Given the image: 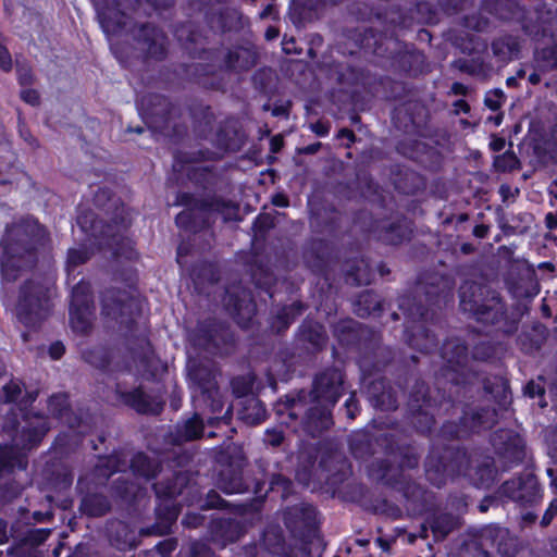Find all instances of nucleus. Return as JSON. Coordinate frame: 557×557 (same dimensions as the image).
I'll return each instance as SVG.
<instances>
[{
  "mask_svg": "<svg viewBox=\"0 0 557 557\" xmlns=\"http://www.w3.org/2000/svg\"><path fill=\"white\" fill-rule=\"evenodd\" d=\"M425 480L442 488L463 478L479 490L492 488L499 479L495 458L483 449L432 442L423 461Z\"/></svg>",
  "mask_w": 557,
  "mask_h": 557,
  "instance_id": "f257e3e1",
  "label": "nucleus"
},
{
  "mask_svg": "<svg viewBox=\"0 0 557 557\" xmlns=\"http://www.w3.org/2000/svg\"><path fill=\"white\" fill-rule=\"evenodd\" d=\"M94 203L106 213L111 212L110 219L106 221L92 211H86L77 216L78 226L99 246L112 250L114 258L136 259L135 244L126 236L131 221L121 199L110 188L101 187L95 194Z\"/></svg>",
  "mask_w": 557,
  "mask_h": 557,
  "instance_id": "f03ea898",
  "label": "nucleus"
},
{
  "mask_svg": "<svg viewBox=\"0 0 557 557\" xmlns=\"http://www.w3.org/2000/svg\"><path fill=\"white\" fill-rule=\"evenodd\" d=\"M350 38L364 52L386 60L398 76L418 78L431 71L425 53L414 44L400 40L395 29L355 28Z\"/></svg>",
  "mask_w": 557,
  "mask_h": 557,
  "instance_id": "7ed1b4c3",
  "label": "nucleus"
},
{
  "mask_svg": "<svg viewBox=\"0 0 557 557\" xmlns=\"http://www.w3.org/2000/svg\"><path fill=\"white\" fill-rule=\"evenodd\" d=\"M202 62L181 64L185 81L198 87L225 92L233 73L248 72L258 63V53L252 48L235 46L224 53L220 48L203 50Z\"/></svg>",
  "mask_w": 557,
  "mask_h": 557,
  "instance_id": "20e7f679",
  "label": "nucleus"
},
{
  "mask_svg": "<svg viewBox=\"0 0 557 557\" xmlns=\"http://www.w3.org/2000/svg\"><path fill=\"white\" fill-rule=\"evenodd\" d=\"M431 281H419L412 297H403L399 301V308L411 321H408L404 327V339L406 344L422 354H433L438 349L440 339L426 325L430 311L434 307H441L445 300V293L436 276L430 277Z\"/></svg>",
  "mask_w": 557,
  "mask_h": 557,
  "instance_id": "39448f33",
  "label": "nucleus"
},
{
  "mask_svg": "<svg viewBox=\"0 0 557 557\" xmlns=\"http://www.w3.org/2000/svg\"><path fill=\"white\" fill-rule=\"evenodd\" d=\"M459 308L462 313L484 326L510 336L517 333L520 318L509 313L500 294L476 282H466L459 288Z\"/></svg>",
  "mask_w": 557,
  "mask_h": 557,
  "instance_id": "423d86ee",
  "label": "nucleus"
},
{
  "mask_svg": "<svg viewBox=\"0 0 557 557\" xmlns=\"http://www.w3.org/2000/svg\"><path fill=\"white\" fill-rule=\"evenodd\" d=\"M367 470L368 475L376 483L401 494L409 517H422L436 507L435 494L410 475L394 469L389 459H375Z\"/></svg>",
  "mask_w": 557,
  "mask_h": 557,
  "instance_id": "0eeeda50",
  "label": "nucleus"
},
{
  "mask_svg": "<svg viewBox=\"0 0 557 557\" xmlns=\"http://www.w3.org/2000/svg\"><path fill=\"white\" fill-rule=\"evenodd\" d=\"M344 394L345 372L335 366L325 367L314 374L310 391L302 388L286 395L277 412L298 418L307 400L335 407Z\"/></svg>",
  "mask_w": 557,
  "mask_h": 557,
  "instance_id": "6e6552de",
  "label": "nucleus"
},
{
  "mask_svg": "<svg viewBox=\"0 0 557 557\" xmlns=\"http://www.w3.org/2000/svg\"><path fill=\"white\" fill-rule=\"evenodd\" d=\"M141 115L145 124L153 132L168 136L174 144H181L188 136V126L180 120L181 104L165 95L149 92L141 98Z\"/></svg>",
  "mask_w": 557,
  "mask_h": 557,
  "instance_id": "1a4fd4ad",
  "label": "nucleus"
},
{
  "mask_svg": "<svg viewBox=\"0 0 557 557\" xmlns=\"http://www.w3.org/2000/svg\"><path fill=\"white\" fill-rule=\"evenodd\" d=\"M497 411L490 406L463 404L457 419L445 420L435 437L446 442L469 440L491 430L497 422Z\"/></svg>",
  "mask_w": 557,
  "mask_h": 557,
  "instance_id": "9d476101",
  "label": "nucleus"
},
{
  "mask_svg": "<svg viewBox=\"0 0 557 557\" xmlns=\"http://www.w3.org/2000/svg\"><path fill=\"white\" fill-rule=\"evenodd\" d=\"M176 0H99L97 15L102 30L107 35L120 34L127 25L126 11L134 13L143 11L162 14L172 9Z\"/></svg>",
  "mask_w": 557,
  "mask_h": 557,
  "instance_id": "9b49d317",
  "label": "nucleus"
},
{
  "mask_svg": "<svg viewBox=\"0 0 557 557\" xmlns=\"http://www.w3.org/2000/svg\"><path fill=\"white\" fill-rule=\"evenodd\" d=\"M48 239L46 227L33 215H26L5 226L0 240L3 255L10 257H27L35 260L37 252Z\"/></svg>",
  "mask_w": 557,
  "mask_h": 557,
  "instance_id": "f8f14e48",
  "label": "nucleus"
},
{
  "mask_svg": "<svg viewBox=\"0 0 557 557\" xmlns=\"http://www.w3.org/2000/svg\"><path fill=\"white\" fill-rule=\"evenodd\" d=\"M267 480L244 473L239 468L232 466L221 469L216 475V487L225 494L252 493L253 497L247 502L236 504V512L239 515L257 513L261 511L267 500V492H262Z\"/></svg>",
  "mask_w": 557,
  "mask_h": 557,
  "instance_id": "ddd939ff",
  "label": "nucleus"
},
{
  "mask_svg": "<svg viewBox=\"0 0 557 557\" xmlns=\"http://www.w3.org/2000/svg\"><path fill=\"white\" fill-rule=\"evenodd\" d=\"M188 341L195 349L216 357L231 356L237 345L228 322L215 317L199 320L188 333Z\"/></svg>",
  "mask_w": 557,
  "mask_h": 557,
  "instance_id": "4468645a",
  "label": "nucleus"
},
{
  "mask_svg": "<svg viewBox=\"0 0 557 557\" xmlns=\"http://www.w3.org/2000/svg\"><path fill=\"white\" fill-rule=\"evenodd\" d=\"M333 335L339 346L357 352L362 363L369 362L376 370L381 369L374 360L382 350L381 336L376 331L348 318L339 320L333 326Z\"/></svg>",
  "mask_w": 557,
  "mask_h": 557,
  "instance_id": "2eb2a0df",
  "label": "nucleus"
},
{
  "mask_svg": "<svg viewBox=\"0 0 557 557\" xmlns=\"http://www.w3.org/2000/svg\"><path fill=\"white\" fill-rule=\"evenodd\" d=\"M383 27L395 30L412 29L416 25H436L440 22L437 9L428 1L404 0L375 12Z\"/></svg>",
  "mask_w": 557,
  "mask_h": 557,
  "instance_id": "dca6fc26",
  "label": "nucleus"
},
{
  "mask_svg": "<svg viewBox=\"0 0 557 557\" xmlns=\"http://www.w3.org/2000/svg\"><path fill=\"white\" fill-rule=\"evenodd\" d=\"M50 287L44 280L27 278L18 288L16 317L26 327H36L51 311Z\"/></svg>",
  "mask_w": 557,
  "mask_h": 557,
  "instance_id": "f3484780",
  "label": "nucleus"
},
{
  "mask_svg": "<svg viewBox=\"0 0 557 557\" xmlns=\"http://www.w3.org/2000/svg\"><path fill=\"white\" fill-rule=\"evenodd\" d=\"M416 228L412 219L405 213L395 212L382 218H372L367 232L382 245L399 247L413 239Z\"/></svg>",
  "mask_w": 557,
  "mask_h": 557,
  "instance_id": "a211bd4d",
  "label": "nucleus"
},
{
  "mask_svg": "<svg viewBox=\"0 0 557 557\" xmlns=\"http://www.w3.org/2000/svg\"><path fill=\"white\" fill-rule=\"evenodd\" d=\"M100 306L103 317L119 323L128 331L137 324L140 314L139 301L127 290L119 287H108L100 293Z\"/></svg>",
  "mask_w": 557,
  "mask_h": 557,
  "instance_id": "6ab92c4d",
  "label": "nucleus"
},
{
  "mask_svg": "<svg viewBox=\"0 0 557 557\" xmlns=\"http://www.w3.org/2000/svg\"><path fill=\"white\" fill-rule=\"evenodd\" d=\"M408 420L414 431L430 437L435 429L434 409L436 400L430 395V386L422 380H417L408 398Z\"/></svg>",
  "mask_w": 557,
  "mask_h": 557,
  "instance_id": "aec40b11",
  "label": "nucleus"
},
{
  "mask_svg": "<svg viewBox=\"0 0 557 557\" xmlns=\"http://www.w3.org/2000/svg\"><path fill=\"white\" fill-rule=\"evenodd\" d=\"M441 356L446 361L443 375L454 385L466 387L472 373L468 368L469 348L459 338L446 339L441 348Z\"/></svg>",
  "mask_w": 557,
  "mask_h": 557,
  "instance_id": "412c9836",
  "label": "nucleus"
},
{
  "mask_svg": "<svg viewBox=\"0 0 557 557\" xmlns=\"http://www.w3.org/2000/svg\"><path fill=\"white\" fill-rule=\"evenodd\" d=\"M132 37L146 61H164L169 55L170 40L165 32L151 22L134 25Z\"/></svg>",
  "mask_w": 557,
  "mask_h": 557,
  "instance_id": "4be33fe9",
  "label": "nucleus"
},
{
  "mask_svg": "<svg viewBox=\"0 0 557 557\" xmlns=\"http://www.w3.org/2000/svg\"><path fill=\"white\" fill-rule=\"evenodd\" d=\"M104 487L87 476L78 478L75 491L79 498L77 510L81 517L102 518L112 511V502Z\"/></svg>",
  "mask_w": 557,
  "mask_h": 557,
  "instance_id": "5701e85b",
  "label": "nucleus"
},
{
  "mask_svg": "<svg viewBox=\"0 0 557 557\" xmlns=\"http://www.w3.org/2000/svg\"><path fill=\"white\" fill-rule=\"evenodd\" d=\"M490 443L504 470L521 465L527 456L524 437L512 429H498L493 432Z\"/></svg>",
  "mask_w": 557,
  "mask_h": 557,
  "instance_id": "b1692460",
  "label": "nucleus"
},
{
  "mask_svg": "<svg viewBox=\"0 0 557 557\" xmlns=\"http://www.w3.org/2000/svg\"><path fill=\"white\" fill-rule=\"evenodd\" d=\"M394 125L404 133L421 138H431V114L429 109L419 101H408L395 108L392 113Z\"/></svg>",
  "mask_w": 557,
  "mask_h": 557,
  "instance_id": "393cba45",
  "label": "nucleus"
},
{
  "mask_svg": "<svg viewBox=\"0 0 557 557\" xmlns=\"http://www.w3.org/2000/svg\"><path fill=\"white\" fill-rule=\"evenodd\" d=\"M95 304L91 285L81 280L73 286L69 307L70 324L73 331L88 334L91 330V317Z\"/></svg>",
  "mask_w": 557,
  "mask_h": 557,
  "instance_id": "a878e982",
  "label": "nucleus"
},
{
  "mask_svg": "<svg viewBox=\"0 0 557 557\" xmlns=\"http://www.w3.org/2000/svg\"><path fill=\"white\" fill-rule=\"evenodd\" d=\"M222 301L224 310L240 329H250L257 314V304L249 289L233 285L225 289Z\"/></svg>",
  "mask_w": 557,
  "mask_h": 557,
  "instance_id": "bb28decb",
  "label": "nucleus"
},
{
  "mask_svg": "<svg viewBox=\"0 0 557 557\" xmlns=\"http://www.w3.org/2000/svg\"><path fill=\"white\" fill-rule=\"evenodd\" d=\"M304 407L298 418L286 416L290 423H299L302 432L308 436L319 437L334 425L333 409L335 407L310 400H307Z\"/></svg>",
  "mask_w": 557,
  "mask_h": 557,
  "instance_id": "cd10ccee",
  "label": "nucleus"
},
{
  "mask_svg": "<svg viewBox=\"0 0 557 557\" xmlns=\"http://www.w3.org/2000/svg\"><path fill=\"white\" fill-rule=\"evenodd\" d=\"M284 524L293 537L309 544L319 529L318 510L311 504L293 506L284 513Z\"/></svg>",
  "mask_w": 557,
  "mask_h": 557,
  "instance_id": "c85d7f7f",
  "label": "nucleus"
},
{
  "mask_svg": "<svg viewBox=\"0 0 557 557\" xmlns=\"http://www.w3.org/2000/svg\"><path fill=\"white\" fill-rule=\"evenodd\" d=\"M499 493L520 506H533L542 499L543 488L536 475L529 472L505 481Z\"/></svg>",
  "mask_w": 557,
  "mask_h": 557,
  "instance_id": "c756f323",
  "label": "nucleus"
},
{
  "mask_svg": "<svg viewBox=\"0 0 557 557\" xmlns=\"http://www.w3.org/2000/svg\"><path fill=\"white\" fill-rule=\"evenodd\" d=\"M304 260L312 274L327 280L336 261L335 248L329 239L312 238L304 252Z\"/></svg>",
  "mask_w": 557,
  "mask_h": 557,
  "instance_id": "7c9ffc66",
  "label": "nucleus"
},
{
  "mask_svg": "<svg viewBox=\"0 0 557 557\" xmlns=\"http://www.w3.org/2000/svg\"><path fill=\"white\" fill-rule=\"evenodd\" d=\"M173 205L185 207L186 210H198L201 213H219L224 216H226L230 210L234 212L238 210V205L232 200H226L214 194L197 198L189 191H178Z\"/></svg>",
  "mask_w": 557,
  "mask_h": 557,
  "instance_id": "2f4dec72",
  "label": "nucleus"
},
{
  "mask_svg": "<svg viewBox=\"0 0 557 557\" xmlns=\"http://www.w3.org/2000/svg\"><path fill=\"white\" fill-rule=\"evenodd\" d=\"M114 395L122 405L138 414L157 416L163 410V403L157 401L151 395L147 394L143 385L125 391L121 383H116Z\"/></svg>",
  "mask_w": 557,
  "mask_h": 557,
  "instance_id": "473e14b6",
  "label": "nucleus"
},
{
  "mask_svg": "<svg viewBox=\"0 0 557 557\" xmlns=\"http://www.w3.org/2000/svg\"><path fill=\"white\" fill-rule=\"evenodd\" d=\"M393 434L380 433L374 434L368 430H358L352 432L348 438L349 451L357 460H368L377 451V447H383L386 451Z\"/></svg>",
  "mask_w": 557,
  "mask_h": 557,
  "instance_id": "72a5a7b5",
  "label": "nucleus"
},
{
  "mask_svg": "<svg viewBox=\"0 0 557 557\" xmlns=\"http://www.w3.org/2000/svg\"><path fill=\"white\" fill-rule=\"evenodd\" d=\"M327 342L329 335L324 324L309 317L302 320L295 334V344L312 355L323 351Z\"/></svg>",
  "mask_w": 557,
  "mask_h": 557,
  "instance_id": "f704fd0d",
  "label": "nucleus"
},
{
  "mask_svg": "<svg viewBox=\"0 0 557 557\" xmlns=\"http://www.w3.org/2000/svg\"><path fill=\"white\" fill-rule=\"evenodd\" d=\"M246 139L240 122L234 116H227L219 123L212 143L224 152H238L245 146Z\"/></svg>",
  "mask_w": 557,
  "mask_h": 557,
  "instance_id": "c9c22d12",
  "label": "nucleus"
},
{
  "mask_svg": "<svg viewBox=\"0 0 557 557\" xmlns=\"http://www.w3.org/2000/svg\"><path fill=\"white\" fill-rule=\"evenodd\" d=\"M396 151L400 156L432 170L438 168L442 161V154L436 148L419 139L405 138L399 140L396 145Z\"/></svg>",
  "mask_w": 557,
  "mask_h": 557,
  "instance_id": "e433bc0d",
  "label": "nucleus"
},
{
  "mask_svg": "<svg viewBox=\"0 0 557 557\" xmlns=\"http://www.w3.org/2000/svg\"><path fill=\"white\" fill-rule=\"evenodd\" d=\"M343 216V212L333 203L322 205L310 209V225L315 233L337 237L342 228Z\"/></svg>",
  "mask_w": 557,
  "mask_h": 557,
  "instance_id": "4c0bfd02",
  "label": "nucleus"
},
{
  "mask_svg": "<svg viewBox=\"0 0 557 557\" xmlns=\"http://www.w3.org/2000/svg\"><path fill=\"white\" fill-rule=\"evenodd\" d=\"M207 539L220 548L237 542L244 535L243 524L233 518H215L209 522Z\"/></svg>",
  "mask_w": 557,
  "mask_h": 557,
  "instance_id": "58836bf2",
  "label": "nucleus"
},
{
  "mask_svg": "<svg viewBox=\"0 0 557 557\" xmlns=\"http://www.w3.org/2000/svg\"><path fill=\"white\" fill-rule=\"evenodd\" d=\"M367 394L375 409L381 411H395L398 409L397 392L385 377L372 380L367 387Z\"/></svg>",
  "mask_w": 557,
  "mask_h": 557,
  "instance_id": "ea45409f",
  "label": "nucleus"
},
{
  "mask_svg": "<svg viewBox=\"0 0 557 557\" xmlns=\"http://www.w3.org/2000/svg\"><path fill=\"white\" fill-rule=\"evenodd\" d=\"M191 478L190 471H173L170 476L154 482L151 487L158 500H175L189 487Z\"/></svg>",
  "mask_w": 557,
  "mask_h": 557,
  "instance_id": "a19ab883",
  "label": "nucleus"
},
{
  "mask_svg": "<svg viewBox=\"0 0 557 557\" xmlns=\"http://www.w3.org/2000/svg\"><path fill=\"white\" fill-rule=\"evenodd\" d=\"M22 419L24 420L25 425L21 430L20 440L22 448L29 451L41 444L50 430V425L47 418L39 413H34L29 417L25 414Z\"/></svg>",
  "mask_w": 557,
  "mask_h": 557,
  "instance_id": "79ce46f5",
  "label": "nucleus"
},
{
  "mask_svg": "<svg viewBox=\"0 0 557 557\" xmlns=\"http://www.w3.org/2000/svg\"><path fill=\"white\" fill-rule=\"evenodd\" d=\"M156 522L144 529L143 533L147 535H168L172 531L173 523L180 515V507L174 500H158L156 508Z\"/></svg>",
  "mask_w": 557,
  "mask_h": 557,
  "instance_id": "37998d69",
  "label": "nucleus"
},
{
  "mask_svg": "<svg viewBox=\"0 0 557 557\" xmlns=\"http://www.w3.org/2000/svg\"><path fill=\"white\" fill-rule=\"evenodd\" d=\"M426 523L435 542L444 541L451 532L459 528V518L450 512L442 511L435 507L426 512Z\"/></svg>",
  "mask_w": 557,
  "mask_h": 557,
  "instance_id": "c03bdc74",
  "label": "nucleus"
},
{
  "mask_svg": "<svg viewBox=\"0 0 557 557\" xmlns=\"http://www.w3.org/2000/svg\"><path fill=\"white\" fill-rule=\"evenodd\" d=\"M307 308V305L301 300H295L290 305L281 307L276 313L270 318L271 333L275 335L284 334Z\"/></svg>",
  "mask_w": 557,
  "mask_h": 557,
  "instance_id": "a18cd8bd",
  "label": "nucleus"
},
{
  "mask_svg": "<svg viewBox=\"0 0 557 557\" xmlns=\"http://www.w3.org/2000/svg\"><path fill=\"white\" fill-rule=\"evenodd\" d=\"M182 173L196 188L203 191L214 190L220 181L214 165H189Z\"/></svg>",
  "mask_w": 557,
  "mask_h": 557,
  "instance_id": "49530a36",
  "label": "nucleus"
},
{
  "mask_svg": "<svg viewBox=\"0 0 557 557\" xmlns=\"http://www.w3.org/2000/svg\"><path fill=\"white\" fill-rule=\"evenodd\" d=\"M393 185L399 194L414 196L425 189L426 182L423 175L413 170L398 169L394 173Z\"/></svg>",
  "mask_w": 557,
  "mask_h": 557,
  "instance_id": "de8ad7c7",
  "label": "nucleus"
},
{
  "mask_svg": "<svg viewBox=\"0 0 557 557\" xmlns=\"http://www.w3.org/2000/svg\"><path fill=\"white\" fill-rule=\"evenodd\" d=\"M124 466V460L119 454H110L104 456H98L97 462L95 463L91 478L89 480H95L102 486H107L108 481L112 475L121 471Z\"/></svg>",
  "mask_w": 557,
  "mask_h": 557,
  "instance_id": "09e8293b",
  "label": "nucleus"
},
{
  "mask_svg": "<svg viewBox=\"0 0 557 557\" xmlns=\"http://www.w3.org/2000/svg\"><path fill=\"white\" fill-rule=\"evenodd\" d=\"M129 469L136 478L151 481L161 473L162 462L145 451H137L131 457Z\"/></svg>",
  "mask_w": 557,
  "mask_h": 557,
  "instance_id": "8fccbe9b",
  "label": "nucleus"
},
{
  "mask_svg": "<svg viewBox=\"0 0 557 557\" xmlns=\"http://www.w3.org/2000/svg\"><path fill=\"white\" fill-rule=\"evenodd\" d=\"M344 278L351 286L368 285L371 283L373 272L363 258H349L344 262Z\"/></svg>",
  "mask_w": 557,
  "mask_h": 557,
  "instance_id": "3c124183",
  "label": "nucleus"
},
{
  "mask_svg": "<svg viewBox=\"0 0 557 557\" xmlns=\"http://www.w3.org/2000/svg\"><path fill=\"white\" fill-rule=\"evenodd\" d=\"M330 76L341 86L355 87L363 82L364 72L348 62H333L330 66Z\"/></svg>",
  "mask_w": 557,
  "mask_h": 557,
  "instance_id": "603ef678",
  "label": "nucleus"
},
{
  "mask_svg": "<svg viewBox=\"0 0 557 557\" xmlns=\"http://www.w3.org/2000/svg\"><path fill=\"white\" fill-rule=\"evenodd\" d=\"M352 306L354 312L362 319L380 317L383 312V299L371 289L358 294Z\"/></svg>",
  "mask_w": 557,
  "mask_h": 557,
  "instance_id": "864d4df0",
  "label": "nucleus"
},
{
  "mask_svg": "<svg viewBox=\"0 0 557 557\" xmlns=\"http://www.w3.org/2000/svg\"><path fill=\"white\" fill-rule=\"evenodd\" d=\"M203 420L195 413L191 418L187 419L183 423H177L175 430L172 433V443L174 445H181L186 442L196 441L203 435Z\"/></svg>",
  "mask_w": 557,
  "mask_h": 557,
  "instance_id": "5fc2aeb1",
  "label": "nucleus"
},
{
  "mask_svg": "<svg viewBox=\"0 0 557 557\" xmlns=\"http://www.w3.org/2000/svg\"><path fill=\"white\" fill-rule=\"evenodd\" d=\"M385 453L399 458V463L397 467L394 466V469H399L403 473L405 469L416 470L419 468L420 454L417 451L416 447L411 444H396L394 435Z\"/></svg>",
  "mask_w": 557,
  "mask_h": 557,
  "instance_id": "6e6d98bb",
  "label": "nucleus"
},
{
  "mask_svg": "<svg viewBox=\"0 0 557 557\" xmlns=\"http://www.w3.org/2000/svg\"><path fill=\"white\" fill-rule=\"evenodd\" d=\"M218 159V153L209 148H200L195 151L176 150L173 154V170L175 172H183L189 165Z\"/></svg>",
  "mask_w": 557,
  "mask_h": 557,
  "instance_id": "4d7b16f0",
  "label": "nucleus"
},
{
  "mask_svg": "<svg viewBox=\"0 0 557 557\" xmlns=\"http://www.w3.org/2000/svg\"><path fill=\"white\" fill-rule=\"evenodd\" d=\"M491 49L498 60L508 62L519 57L520 41L517 36L505 34L493 39Z\"/></svg>",
  "mask_w": 557,
  "mask_h": 557,
  "instance_id": "13d9d810",
  "label": "nucleus"
},
{
  "mask_svg": "<svg viewBox=\"0 0 557 557\" xmlns=\"http://www.w3.org/2000/svg\"><path fill=\"white\" fill-rule=\"evenodd\" d=\"M530 148L536 162L541 165H547L554 159L556 141L546 133H536L531 138Z\"/></svg>",
  "mask_w": 557,
  "mask_h": 557,
  "instance_id": "bf43d9fd",
  "label": "nucleus"
},
{
  "mask_svg": "<svg viewBox=\"0 0 557 557\" xmlns=\"http://www.w3.org/2000/svg\"><path fill=\"white\" fill-rule=\"evenodd\" d=\"M176 226L187 233L198 234L210 227L208 216L195 212V210H183L175 216Z\"/></svg>",
  "mask_w": 557,
  "mask_h": 557,
  "instance_id": "052dcab7",
  "label": "nucleus"
},
{
  "mask_svg": "<svg viewBox=\"0 0 557 557\" xmlns=\"http://www.w3.org/2000/svg\"><path fill=\"white\" fill-rule=\"evenodd\" d=\"M250 276L257 289L267 294L270 299L274 298L276 277L270 268L262 263H253L250 267Z\"/></svg>",
  "mask_w": 557,
  "mask_h": 557,
  "instance_id": "680f3d73",
  "label": "nucleus"
},
{
  "mask_svg": "<svg viewBox=\"0 0 557 557\" xmlns=\"http://www.w3.org/2000/svg\"><path fill=\"white\" fill-rule=\"evenodd\" d=\"M44 475L47 482L57 490L70 491L73 483L72 471L62 463H47Z\"/></svg>",
  "mask_w": 557,
  "mask_h": 557,
  "instance_id": "e2e57ef3",
  "label": "nucleus"
},
{
  "mask_svg": "<svg viewBox=\"0 0 557 557\" xmlns=\"http://www.w3.org/2000/svg\"><path fill=\"white\" fill-rule=\"evenodd\" d=\"M190 376L197 385L201 397L218 394V389L220 388L215 374L210 368L205 366L196 367L190 372Z\"/></svg>",
  "mask_w": 557,
  "mask_h": 557,
  "instance_id": "0e129e2a",
  "label": "nucleus"
},
{
  "mask_svg": "<svg viewBox=\"0 0 557 557\" xmlns=\"http://www.w3.org/2000/svg\"><path fill=\"white\" fill-rule=\"evenodd\" d=\"M201 398H202V401L205 403V405L210 408V411L213 414H215L214 417L208 419L209 425L218 426L220 423H223L226 425L231 423L232 416H233L232 406H228L222 416H218V414L222 413V411L224 409V401L220 394V389H218V394H215V395L203 396Z\"/></svg>",
  "mask_w": 557,
  "mask_h": 557,
  "instance_id": "69168bd1",
  "label": "nucleus"
},
{
  "mask_svg": "<svg viewBox=\"0 0 557 557\" xmlns=\"http://www.w3.org/2000/svg\"><path fill=\"white\" fill-rule=\"evenodd\" d=\"M483 388L486 394L492 395L495 403L499 406L510 403L511 392L508 380L502 376L485 377L483 380Z\"/></svg>",
  "mask_w": 557,
  "mask_h": 557,
  "instance_id": "338daca9",
  "label": "nucleus"
},
{
  "mask_svg": "<svg viewBox=\"0 0 557 557\" xmlns=\"http://www.w3.org/2000/svg\"><path fill=\"white\" fill-rule=\"evenodd\" d=\"M545 335L535 327L529 331H522L517 337V346L524 355H534L537 352L544 342Z\"/></svg>",
  "mask_w": 557,
  "mask_h": 557,
  "instance_id": "774afa93",
  "label": "nucleus"
}]
</instances>
